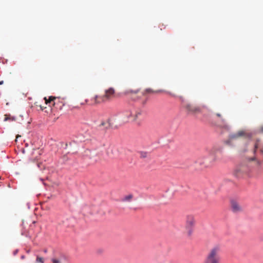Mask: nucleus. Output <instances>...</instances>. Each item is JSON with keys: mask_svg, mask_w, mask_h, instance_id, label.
<instances>
[{"mask_svg": "<svg viewBox=\"0 0 263 263\" xmlns=\"http://www.w3.org/2000/svg\"><path fill=\"white\" fill-rule=\"evenodd\" d=\"M144 115V110L138 107L130 106L120 113V120L123 123H139Z\"/></svg>", "mask_w": 263, "mask_h": 263, "instance_id": "1", "label": "nucleus"}, {"mask_svg": "<svg viewBox=\"0 0 263 263\" xmlns=\"http://www.w3.org/2000/svg\"><path fill=\"white\" fill-rule=\"evenodd\" d=\"M221 251L220 246L217 245L212 248L206 254L203 263H220Z\"/></svg>", "mask_w": 263, "mask_h": 263, "instance_id": "2", "label": "nucleus"}, {"mask_svg": "<svg viewBox=\"0 0 263 263\" xmlns=\"http://www.w3.org/2000/svg\"><path fill=\"white\" fill-rule=\"evenodd\" d=\"M115 90L112 88L105 90L104 93L102 95H96L92 99L93 104H98L111 100L115 96Z\"/></svg>", "mask_w": 263, "mask_h": 263, "instance_id": "3", "label": "nucleus"}, {"mask_svg": "<svg viewBox=\"0 0 263 263\" xmlns=\"http://www.w3.org/2000/svg\"><path fill=\"white\" fill-rule=\"evenodd\" d=\"M196 220L194 215H187L185 219V232L188 236H191L193 233Z\"/></svg>", "mask_w": 263, "mask_h": 263, "instance_id": "4", "label": "nucleus"}, {"mask_svg": "<svg viewBox=\"0 0 263 263\" xmlns=\"http://www.w3.org/2000/svg\"><path fill=\"white\" fill-rule=\"evenodd\" d=\"M44 99L45 100V103L46 104L48 103H51L52 102V105L54 108L57 110L62 109L63 106L65 104V101L64 98L50 96L48 99L46 98V97H45Z\"/></svg>", "mask_w": 263, "mask_h": 263, "instance_id": "5", "label": "nucleus"}, {"mask_svg": "<svg viewBox=\"0 0 263 263\" xmlns=\"http://www.w3.org/2000/svg\"><path fill=\"white\" fill-rule=\"evenodd\" d=\"M247 136V133L244 130H239L236 133H233L229 135V139L227 141V144L230 143L232 141L238 140L242 137Z\"/></svg>", "mask_w": 263, "mask_h": 263, "instance_id": "6", "label": "nucleus"}, {"mask_svg": "<svg viewBox=\"0 0 263 263\" xmlns=\"http://www.w3.org/2000/svg\"><path fill=\"white\" fill-rule=\"evenodd\" d=\"M184 108L189 114H197L201 111V107L193 104L187 103L183 105Z\"/></svg>", "mask_w": 263, "mask_h": 263, "instance_id": "7", "label": "nucleus"}, {"mask_svg": "<svg viewBox=\"0 0 263 263\" xmlns=\"http://www.w3.org/2000/svg\"><path fill=\"white\" fill-rule=\"evenodd\" d=\"M248 171L247 166L244 165H239L236 167L234 172V175L237 177H241L244 174L247 173Z\"/></svg>", "mask_w": 263, "mask_h": 263, "instance_id": "8", "label": "nucleus"}, {"mask_svg": "<svg viewBox=\"0 0 263 263\" xmlns=\"http://www.w3.org/2000/svg\"><path fill=\"white\" fill-rule=\"evenodd\" d=\"M216 116L219 118L218 126L221 128L229 130L230 128V126L227 123L226 120L222 117V115L220 113H217L216 114Z\"/></svg>", "mask_w": 263, "mask_h": 263, "instance_id": "9", "label": "nucleus"}, {"mask_svg": "<svg viewBox=\"0 0 263 263\" xmlns=\"http://www.w3.org/2000/svg\"><path fill=\"white\" fill-rule=\"evenodd\" d=\"M222 151V148L219 146H214L211 150L210 154L212 157V161H215L217 160L216 154L221 153Z\"/></svg>", "mask_w": 263, "mask_h": 263, "instance_id": "10", "label": "nucleus"}, {"mask_svg": "<svg viewBox=\"0 0 263 263\" xmlns=\"http://www.w3.org/2000/svg\"><path fill=\"white\" fill-rule=\"evenodd\" d=\"M231 207L232 211L234 213L240 212L243 210L242 207L235 200L231 201Z\"/></svg>", "mask_w": 263, "mask_h": 263, "instance_id": "11", "label": "nucleus"}, {"mask_svg": "<svg viewBox=\"0 0 263 263\" xmlns=\"http://www.w3.org/2000/svg\"><path fill=\"white\" fill-rule=\"evenodd\" d=\"M163 92L165 91L163 90H154L151 88H147L143 92V95H145L147 93H159Z\"/></svg>", "mask_w": 263, "mask_h": 263, "instance_id": "12", "label": "nucleus"}, {"mask_svg": "<svg viewBox=\"0 0 263 263\" xmlns=\"http://www.w3.org/2000/svg\"><path fill=\"white\" fill-rule=\"evenodd\" d=\"M64 258V256L61 255L59 256H54L51 259L52 263H62L63 259Z\"/></svg>", "mask_w": 263, "mask_h": 263, "instance_id": "13", "label": "nucleus"}, {"mask_svg": "<svg viewBox=\"0 0 263 263\" xmlns=\"http://www.w3.org/2000/svg\"><path fill=\"white\" fill-rule=\"evenodd\" d=\"M139 157L142 159L148 158L149 153L147 152L140 151L139 152Z\"/></svg>", "mask_w": 263, "mask_h": 263, "instance_id": "14", "label": "nucleus"}, {"mask_svg": "<svg viewBox=\"0 0 263 263\" xmlns=\"http://www.w3.org/2000/svg\"><path fill=\"white\" fill-rule=\"evenodd\" d=\"M133 198V195H128L126 196H125L123 199V201H127L129 202L131 201L132 199Z\"/></svg>", "mask_w": 263, "mask_h": 263, "instance_id": "15", "label": "nucleus"}, {"mask_svg": "<svg viewBox=\"0 0 263 263\" xmlns=\"http://www.w3.org/2000/svg\"><path fill=\"white\" fill-rule=\"evenodd\" d=\"M101 126H105L106 128H108L110 126V123H109V121L107 120L106 121H102L100 124Z\"/></svg>", "mask_w": 263, "mask_h": 263, "instance_id": "16", "label": "nucleus"}, {"mask_svg": "<svg viewBox=\"0 0 263 263\" xmlns=\"http://www.w3.org/2000/svg\"><path fill=\"white\" fill-rule=\"evenodd\" d=\"M36 263H44L45 259L43 257H40L39 256H36Z\"/></svg>", "mask_w": 263, "mask_h": 263, "instance_id": "17", "label": "nucleus"}, {"mask_svg": "<svg viewBox=\"0 0 263 263\" xmlns=\"http://www.w3.org/2000/svg\"><path fill=\"white\" fill-rule=\"evenodd\" d=\"M139 92V90H133V89H127L125 93L126 94H132V93H137Z\"/></svg>", "mask_w": 263, "mask_h": 263, "instance_id": "18", "label": "nucleus"}, {"mask_svg": "<svg viewBox=\"0 0 263 263\" xmlns=\"http://www.w3.org/2000/svg\"><path fill=\"white\" fill-rule=\"evenodd\" d=\"M5 119H4L5 121H6L8 120H11V121L15 120V118L14 117H10V115H5Z\"/></svg>", "mask_w": 263, "mask_h": 263, "instance_id": "19", "label": "nucleus"}, {"mask_svg": "<svg viewBox=\"0 0 263 263\" xmlns=\"http://www.w3.org/2000/svg\"><path fill=\"white\" fill-rule=\"evenodd\" d=\"M258 142H259V141L257 140L256 142H255V143L254 144V150H253V153H254V154H255V153L256 152V151H257V149L258 147Z\"/></svg>", "mask_w": 263, "mask_h": 263, "instance_id": "20", "label": "nucleus"}, {"mask_svg": "<svg viewBox=\"0 0 263 263\" xmlns=\"http://www.w3.org/2000/svg\"><path fill=\"white\" fill-rule=\"evenodd\" d=\"M167 94L170 95V96H172V97H176V95L171 93V92H166Z\"/></svg>", "mask_w": 263, "mask_h": 263, "instance_id": "21", "label": "nucleus"}, {"mask_svg": "<svg viewBox=\"0 0 263 263\" xmlns=\"http://www.w3.org/2000/svg\"><path fill=\"white\" fill-rule=\"evenodd\" d=\"M260 153L263 157V146L261 147L260 149Z\"/></svg>", "mask_w": 263, "mask_h": 263, "instance_id": "22", "label": "nucleus"}, {"mask_svg": "<svg viewBox=\"0 0 263 263\" xmlns=\"http://www.w3.org/2000/svg\"><path fill=\"white\" fill-rule=\"evenodd\" d=\"M256 163L258 165H260L261 164V162L259 160H256Z\"/></svg>", "mask_w": 263, "mask_h": 263, "instance_id": "23", "label": "nucleus"}, {"mask_svg": "<svg viewBox=\"0 0 263 263\" xmlns=\"http://www.w3.org/2000/svg\"><path fill=\"white\" fill-rule=\"evenodd\" d=\"M259 131L260 133H263V125H262L260 128H259Z\"/></svg>", "mask_w": 263, "mask_h": 263, "instance_id": "24", "label": "nucleus"}, {"mask_svg": "<svg viewBox=\"0 0 263 263\" xmlns=\"http://www.w3.org/2000/svg\"><path fill=\"white\" fill-rule=\"evenodd\" d=\"M251 160H256V157H254L253 158H252L251 159Z\"/></svg>", "mask_w": 263, "mask_h": 263, "instance_id": "25", "label": "nucleus"}, {"mask_svg": "<svg viewBox=\"0 0 263 263\" xmlns=\"http://www.w3.org/2000/svg\"><path fill=\"white\" fill-rule=\"evenodd\" d=\"M179 98V99H180L181 101H182V100H183V98L182 97H181V96H180Z\"/></svg>", "mask_w": 263, "mask_h": 263, "instance_id": "26", "label": "nucleus"}, {"mask_svg": "<svg viewBox=\"0 0 263 263\" xmlns=\"http://www.w3.org/2000/svg\"><path fill=\"white\" fill-rule=\"evenodd\" d=\"M4 83L3 81H0V85H2Z\"/></svg>", "mask_w": 263, "mask_h": 263, "instance_id": "27", "label": "nucleus"}, {"mask_svg": "<svg viewBox=\"0 0 263 263\" xmlns=\"http://www.w3.org/2000/svg\"><path fill=\"white\" fill-rule=\"evenodd\" d=\"M41 150L39 151V154L40 155H41Z\"/></svg>", "mask_w": 263, "mask_h": 263, "instance_id": "28", "label": "nucleus"}, {"mask_svg": "<svg viewBox=\"0 0 263 263\" xmlns=\"http://www.w3.org/2000/svg\"><path fill=\"white\" fill-rule=\"evenodd\" d=\"M44 252L45 253H47V250L46 249H45V250H44Z\"/></svg>", "mask_w": 263, "mask_h": 263, "instance_id": "29", "label": "nucleus"}, {"mask_svg": "<svg viewBox=\"0 0 263 263\" xmlns=\"http://www.w3.org/2000/svg\"><path fill=\"white\" fill-rule=\"evenodd\" d=\"M40 107H41V109H42V110H43V109H44V108H43V107H42L41 106H40Z\"/></svg>", "mask_w": 263, "mask_h": 263, "instance_id": "30", "label": "nucleus"}, {"mask_svg": "<svg viewBox=\"0 0 263 263\" xmlns=\"http://www.w3.org/2000/svg\"><path fill=\"white\" fill-rule=\"evenodd\" d=\"M18 137H20V136L17 135V136H16V138H17Z\"/></svg>", "mask_w": 263, "mask_h": 263, "instance_id": "31", "label": "nucleus"}]
</instances>
